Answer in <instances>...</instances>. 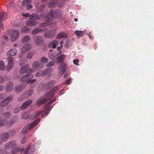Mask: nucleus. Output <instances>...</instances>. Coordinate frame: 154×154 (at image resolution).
Listing matches in <instances>:
<instances>
[{"instance_id":"1","label":"nucleus","mask_w":154,"mask_h":154,"mask_svg":"<svg viewBox=\"0 0 154 154\" xmlns=\"http://www.w3.org/2000/svg\"><path fill=\"white\" fill-rule=\"evenodd\" d=\"M40 120L39 118H38L32 122L28 125H26L23 128L21 131V133L23 134H26L28 132L30 131L31 130L36 126Z\"/></svg>"},{"instance_id":"2","label":"nucleus","mask_w":154,"mask_h":154,"mask_svg":"<svg viewBox=\"0 0 154 154\" xmlns=\"http://www.w3.org/2000/svg\"><path fill=\"white\" fill-rule=\"evenodd\" d=\"M35 44L37 45L42 44L43 43V38L38 35H34L32 37Z\"/></svg>"},{"instance_id":"3","label":"nucleus","mask_w":154,"mask_h":154,"mask_svg":"<svg viewBox=\"0 0 154 154\" xmlns=\"http://www.w3.org/2000/svg\"><path fill=\"white\" fill-rule=\"evenodd\" d=\"M29 65L26 64L21 69L20 72L21 73H29L33 71L32 69H29Z\"/></svg>"},{"instance_id":"4","label":"nucleus","mask_w":154,"mask_h":154,"mask_svg":"<svg viewBox=\"0 0 154 154\" xmlns=\"http://www.w3.org/2000/svg\"><path fill=\"white\" fill-rule=\"evenodd\" d=\"M19 32L17 30H14L11 35V40L12 42H14L19 37Z\"/></svg>"},{"instance_id":"5","label":"nucleus","mask_w":154,"mask_h":154,"mask_svg":"<svg viewBox=\"0 0 154 154\" xmlns=\"http://www.w3.org/2000/svg\"><path fill=\"white\" fill-rule=\"evenodd\" d=\"M26 86V84L23 83H21L20 85H16L14 88L15 91L17 93L21 92Z\"/></svg>"},{"instance_id":"6","label":"nucleus","mask_w":154,"mask_h":154,"mask_svg":"<svg viewBox=\"0 0 154 154\" xmlns=\"http://www.w3.org/2000/svg\"><path fill=\"white\" fill-rule=\"evenodd\" d=\"M47 100V98L41 97L36 100V104L38 106L41 105L45 103Z\"/></svg>"},{"instance_id":"7","label":"nucleus","mask_w":154,"mask_h":154,"mask_svg":"<svg viewBox=\"0 0 154 154\" xmlns=\"http://www.w3.org/2000/svg\"><path fill=\"white\" fill-rule=\"evenodd\" d=\"M9 137V134L7 132H5L0 135V140L2 141H7Z\"/></svg>"},{"instance_id":"8","label":"nucleus","mask_w":154,"mask_h":154,"mask_svg":"<svg viewBox=\"0 0 154 154\" xmlns=\"http://www.w3.org/2000/svg\"><path fill=\"white\" fill-rule=\"evenodd\" d=\"M33 77V75L32 74H29L25 75L22 77L20 79L21 81L23 82H27L29 81Z\"/></svg>"},{"instance_id":"9","label":"nucleus","mask_w":154,"mask_h":154,"mask_svg":"<svg viewBox=\"0 0 154 154\" xmlns=\"http://www.w3.org/2000/svg\"><path fill=\"white\" fill-rule=\"evenodd\" d=\"M52 70L51 68H49L45 70V71H39L35 74V76L38 77H39L41 75H42L43 74L49 73L51 72Z\"/></svg>"},{"instance_id":"10","label":"nucleus","mask_w":154,"mask_h":154,"mask_svg":"<svg viewBox=\"0 0 154 154\" xmlns=\"http://www.w3.org/2000/svg\"><path fill=\"white\" fill-rule=\"evenodd\" d=\"M8 65L7 66L8 70H9L10 69L14 67V61L13 58L12 57H10L8 58Z\"/></svg>"},{"instance_id":"11","label":"nucleus","mask_w":154,"mask_h":154,"mask_svg":"<svg viewBox=\"0 0 154 154\" xmlns=\"http://www.w3.org/2000/svg\"><path fill=\"white\" fill-rule=\"evenodd\" d=\"M58 0H51L49 2L48 6L50 8H54L58 5Z\"/></svg>"},{"instance_id":"12","label":"nucleus","mask_w":154,"mask_h":154,"mask_svg":"<svg viewBox=\"0 0 154 154\" xmlns=\"http://www.w3.org/2000/svg\"><path fill=\"white\" fill-rule=\"evenodd\" d=\"M58 41L56 40H53L48 45V47L50 48H52L53 49H55L56 48L57 45L58 44Z\"/></svg>"},{"instance_id":"13","label":"nucleus","mask_w":154,"mask_h":154,"mask_svg":"<svg viewBox=\"0 0 154 154\" xmlns=\"http://www.w3.org/2000/svg\"><path fill=\"white\" fill-rule=\"evenodd\" d=\"M32 102V100H28L22 104L21 106V108L23 109L27 108Z\"/></svg>"},{"instance_id":"14","label":"nucleus","mask_w":154,"mask_h":154,"mask_svg":"<svg viewBox=\"0 0 154 154\" xmlns=\"http://www.w3.org/2000/svg\"><path fill=\"white\" fill-rule=\"evenodd\" d=\"M50 14L51 16L53 18H57L59 16L58 12L55 10H51Z\"/></svg>"},{"instance_id":"15","label":"nucleus","mask_w":154,"mask_h":154,"mask_svg":"<svg viewBox=\"0 0 154 154\" xmlns=\"http://www.w3.org/2000/svg\"><path fill=\"white\" fill-rule=\"evenodd\" d=\"M43 112V111H41L39 112H34L30 116V118L32 119H33L36 118L38 116L42 114Z\"/></svg>"},{"instance_id":"16","label":"nucleus","mask_w":154,"mask_h":154,"mask_svg":"<svg viewBox=\"0 0 154 154\" xmlns=\"http://www.w3.org/2000/svg\"><path fill=\"white\" fill-rule=\"evenodd\" d=\"M40 63V61H36L33 63L32 67L34 69H38L41 67Z\"/></svg>"},{"instance_id":"17","label":"nucleus","mask_w":154,"mask_h":154,"mask_svg":"<svg viewBox=\"0 0 154 154\" xmlns=\"http://www.w3.org/2000/svg\"><path fill=\"white\" fill-rule=\"evenodd\" d=\"M37 21L33 20H30L27 21L26 23V24L29 26H32L36 25L37 23Z\"/></svg>"},{"instance_id":"18","label":"nucleus","mask_w":154,"mask_h":154,"mask_svg":"<svg viewBox=\"0 0 154 154\" xmlns=\"http://www.w3.org/2000/svg\"><path fill=\"white\" fill-rule=\"evenodd\" d=\"M17 54V51L16 49H13L10 50L7 54V55L8 56H13L16 55Z\"/></svg>"},{"instance_id":"19","label":"nucleus","mask_w":154,"mask_h":154,"mask_svg":"<svg viewBox=\"0 0 154 154\" xmlns=\"http://www.w3.org/2000/svg\"><path fill=\"white\" fill-rule=\"evenodd\" d=\"M67 66L65 64L61 65V67L59 68L60 72V73L63 74L65 71L67 69Z\"/></svg>"},{"instance_id":"20","label":"nucleus","mask_w":154,"mask_h":154,"mask_svg":"<svg viewBox=\"0 0 154 154\" xmlns=\"http://www.w3.org/2000/svg\"><path fill=\"white\" fill-rule=\"evenodd\" d=\"M23 150V148L19 147H16L12 149L11 150V152L12 154H15L18 152H21Z\"/></svg>"},{"instance_id":"21","label":"nucleus","mask_w":154,"mask_h":154,"mask_svg":"<svg viewBox=\"0 0 154 154\" xmlns=\"http://www.w3.org/2000/svg\"><path fill=\"white\" fill-rule=\"evenodd\" d=\"M52 108L51 106H48L44 112L43 113L42 115V117H45V116H47L49 112L51 109Z\"/></svg>"},{"instance_id":"22","label":"nucleus","mask_w":154,"mask_h":154,"mask_svg":"<svg viewBox=\"0 0 154 154\" xmlns=\"http://www.w3.org/2000/svg\"><path fill=\"white\" fill-rule=\"evenodd\" d=\"M67 36V34L65 32H62L58 34L57 35L56 38L57 39H60L63 37L66 38Z\"/></svg>"},{"instance_id":"23","label":"nucleus","mask_w":154,"mask_h":154,"mask_svg":"<svg viewBox=\"0 0 154 154\" xmlns=\"http://www.w3.org/2000/svg\"><path fill=\"white\" fill-rule=\"evenodd\" d=\"M38 144L37 143H34L32 145L29 146L31 152H34L38 148Z\"/></svg>"},{"instance_id":"24","label":"nucleus","mask_w":154,"mask_h":154,"mask_svg":"<svg viewBox=\"0 0 154 154\" xmlns=\"http://www.w3.org/2000/svg\"><path fill=\"white\" fill-rule=\"evenodd\" d=\"M16 146V142L14 141H12L11 142L7 143L6 146L9 148H14V147Z\"/></svg>"},{"instance_id":"25","label":"nucleus","mask_w":154,"mask_h":154,"mask_svg":"<svg viewBox=\"0 0 154 154\" xmlns=\"http://www.w3.org/2000/svg\"><path fill=\"white\" fill-rule=\"evenodd\" d=\"M31 2V0H24L23 1V3L25 4L26 5L27 9H29L31 8H32V6L31 5H27V4L29 3L30 2Z\"/></svg>"},{"instance_id":"26","label":"nucleus","mask_w":154,"mask_h":154,"mask_svg":"<svg viewBox=\"0 0 154 154\" xmlns=\"http://www.w3.org/2000/svg\"><path fill=\"white\" fill-rule=\"evenodd\" d=\"M39 18L38 15L36 13H32L30 15V20H37Z\"/></svg>"},{"instance_id":"27","label":"nucleus","mask_w":154,"mask_h":154,"mask_svg":"<svg viewBox=\"0 0 154 154\" xmlns=\"http://www.w3.org/2000/svg\"><path fill=\"white\" fill-rule=\"evenodd\" d=\"M85 32L84 31L79 30H76L74 31V34L77 36L81 37L83 36Z\"/></svg>"},{"instance_id":"28","label":"nucleus","mask_w":154,"mask_h":154,"mask_svg":"<svg viewBox=\"0 0 154 154\" xmlns=\"http://www.w3.org/2000/svg\"><path fill=\"white\" fill-rule=\"evenodd\" d=\"M8 16L6 14H3L0 13V21L4 20L8 18Z\"/></svg>"},{"instance_id":"29","label":"nucleus","mask_w":154,"mask_h":154,"mask_svg":"<svg viewBox=\"0 0 154 154\" xmlns=\"http://www.w3.org/2000/svg\"><path fill=\"white\" fill-rule=\"evenodd\" d=\"M31 48V46L29 44L24 45L22 51L23 52H26L28 50H30Z\"/></svg>"},{"instance_id":"30","label":"nucleus","mask_w":154,"mask_h":154,"mask_svg":"<svg viewBox=\"0 0 154 154\" xmlns=\"http://www.w3.org/2000/svg\"><path fill=\"white\" fill-rule=\"evenodd\" d=\"M12 83L11 82H10L7 85L6 87V91L8 92L11 91L12 89L13 86Z\"/></svg>"},{"instance_id":"31","label":"nucleus","mask_w":154,"mask_h":154,"mask_svg":"<svg viewBox=\"0 0 154 154\" xmlns=\"http://www.w3.org/2000/svg\"><path fill=\"white\" fill-rule=\"evenodd\" d=\"M42 31V29L40 28H37L32 31V34H36L41 32Z\"/></svg>"},{"instance_id":"32","label":"nucleus","mask_w":154,"mask_h":154,"mask_svg":"<svg viewBox=\"0 0 154 154\" xmlns=\"http://www.w3.org/2000/svg\"><path fill=\"white\" fill-rule=\"evenodd\" d=\"M33 152H31V150L30 149L29 146H28L26 148L24 151L25 154H32Z\"/></svg>"},{"instance_id":"33","label":"nucleus","mask_w":154,"mask_h":154,"mask_svg":"<svg viewBox=\"0 0 154 154\" xmlns=\"http://www.w3.org/2000/svg\"><path fill=\"white\" fill-rule=\"evenodd\" d=\"M66 56L65 54H63L61 55L60 56L57 57L56 59L57 60H59L58 61H57L58 63L61 62L62 61L64 60Z\"/></svg>"},{"instance_id":"34","label":"nucleus","mask_w":154,"mask_h":154,"mask_svg":"<svg viewBox=\"0 0 154 154\" xmlns=\"http://www.w3.org/2000/svg\"><path fill=\"white\" fill-rule=\"evenodd\" d=\"M45 37L46 38H53L54 35H52L51 33L48 32H46L44 33Z\"/></svg>"},{"instance_id":"35","label":"nucleus","mask_w":154,"mask_h":154,"mask_svg":"<svg viewBox=\"0 0 154 154\" xmlns=\"http://www.w3.org/2000/svg\"><path fill=\"white\" fill-rule=\"evenodd\" d=\"M30 40V38L29 36L28 35H26L23 37L22 39V41L24 43L29 41Z\"/></svg>"},{"instance_id":"36","label":"nucleus","mask_w":154,"mask_h":154,"mask_svg":"<svg viewBox=\"0 0 154 154\" xmlns=\"http://www.w3.org/2000/svg\"><path fill=\"white\" fill-rule=\"evenodd\" d=\"M8 104V103L5 99L2 101L0 103V106L3 107L6 106Z\"/></svg>"},{"instance_id":"37","label":"nucleus","mask_w":154,"mask_h":154,"mask_svg":"<svg viewBox=\"0 0 154 154\" xmlns=\"http://www.w3.org/2000/svg\"><path fill=\"white\" fill-rule=\"evenodd\" d=\"M29 117V115L27 112H23L22 115V117L23 119H26Z\"/></svg>"},{"instance_id":"38","label":"nucleus","mask_w":154,"mask_h":154,"mask_svg":"<svg viewBox=\"0 0 154 154\" xmlns=\"http://www.w3.org/2000/svg\"><path fill=\"white\" fill-rule=\"evenodd\" d=\"M17 119L16 116H12L11 119L10 121L12 123H14L17 121Z\"/></svg>"},{"instance_id":"39","label":"nucleus","mask_w":154,"mask_h":154,"mask_svg":"<svg viewBox=\"0 0 154 154\" xmlns=\"http://www.w3.org/2000/svg\"><path fill=\"white\" fill-rule=\"evenodd\" d=\"M54 84L52 82H49L47 83L46 84V86L48 88H50L53 86Z\"/></svg>"},{"instance_id":"40","label":"nucleus","mask_w":154,"mask_h":154,"mask_svg":"<svg viewBox=\"0 0 154 154\" xmlns=\"http://www.w3.org/2000/svg\"><path fill=\"white\" fill-rule=\"evenodd\" d=\"M21 109H22V108H21V106H18L15 108L14 111V113H17Z\"/></svg>"},{"instance_id":"41","label":"nucleus","mask_w":154,"mask_h":154,"mask_svg":"<svg viewBox=\"0 0 154 154\" xmlns=\"http://www.w3.org/2000/svg\"><path fill=\"white\" fill-rule=\"evenodd\" d=\"M5 68V65L3 62L2 61H0V69L4 70Z\"/></svg>"},{"instance_id":"42","label":"nucleus","mask_w":154,"mask_h":154,"mask_svg":"<svg viewBox=\"0 0 154 154\" xmlns=\"http://www.w3.org/2000/svg\"><path fill=\"white\" fill-rule=\"evenodd\" d=\"M55 63V62L54 61H51L47 65V66L48 67H50L53 66Z\"/></svg>"},{"instance_id":"43","label":"nucleus","mask_w":154,"mask_h":154,"mask_svg":"<svg viewBox=\"0 0 154 154\" xmlns=\"http://www.w3.org/2000/svg\"><path fill=\"white\" fill-rule=\"evenodd\" d=\"M41 60L42 62L46 63L48 61V58L45 57H43L41 58Z\"/></svg>"},{"instance_id":"44","label":"nucleus","mask_w":154,"mask_h":154,"mask_svg":"<svg viewBox=\"0 0 154 154\" xmlns=\"http://www.w3.org/2000/svg\"><path fill=\"white\" fill-rule=\"evenodd\" d=\"M27 61V60L26 59L23 58L21 59L20 62L19 64L20 65H22L23 64H24Z\"/></svg>"},{"instance_id":"45","label":"nucleus","mask_w":154,"mask_h":154,"mask_svg":"<svg viewBox=\"0 0 154 154\" xmlns=\"http://www.w3.org/2000/svg\"><path fill=\"white\" fill-rule=\"evenodd\" d=\"M48 57L49 58L52 60H54L56 58V57L53 54H49Z\"/></svg>"},{"instance_id":"46","label":"nucleus","mask_w":154,"mask_h":154,"mask_svg":"<svg viewBox=\"0 0 154 154\" xmlns=\"http://www.w3.org/2000/svg\"><path fill=\"white\" fill-rule=\"evenodd\" d=\"M33 54L31 52H29L26 55L27 58L29 59H30L32 58V56Z\"/></svg>"},{"instance_id":"47","label":"nucleus","mask_w":154,"mask_h":154,"mask_svg":"<svg viewBox=\"0 0 154 154\" xmlns=\"http://www.w3.org/2000/svg\"><path fill=\"white\" fill-rule=\"evenodd\" d=\"M72 45V44L70 40H67L65 44L66 47H69Z\"/></svg>"},{"instance_id":"48","label":"nucleus","mask_w":154,"mask_h":154,"mask_svg":"<svg viewBox=\"0 0 154 154\" xmlns=\"http://www.w3.org/2000/svg\"><path fill=\"white\" fill-rule=\"evenodd\" d=\"M5 120L4 119H2L0 121V126H2L5 125Z\"/></svg>"},{"instance_id":"49","label":"nucleus","mask_w":154,"mask_h":154,"mask_svg":"<svg viewBox=\"0 0 154 154\" xmlns=\"http://www.w3.org/2000/svg\"><path fill=\"white\" fill-rule=\"evenodd\" d=\"M11 114V113L9 112H5L4 113L3 115L5 117H8Z\"/></svg>"},{"instance_id":"50","label":"nucleus","mask_w":154,"mask_h":154,"mask_svg":"<svg viewBox=\"0 0 154 154\" xmlns=\"http://www.w3.org/2000/svg\"><path fill=\"white\" fill-rule=\"evenodd\" d=\"M28 30V29L26 26H23L21 31L23 32H25Z\"/></svg>"},{"instance_id":"51","label":"nucleus","mask_w":154,"mask_h":154,"mask_svg":"<svg viewBox=\"0 0 154 154\" xmlns=\"http://www.w3.org/2000/svg\"><path fill=\"white\" fill-rule=\"evenodd\" d=\"M59 87L58 86H56L51 89V91L52 92H54L57 91L59 89Z\"/></svg>"},{"instance_id":"52","label":"nucleus","mask_w":154,"mask_h":154,"mask_svg":"<svg viewBox=\"0 0 154 154\" xmlns=\"http://www.w3.org/2000/svg\"><path fill=\"white\" fill-rule=\"evenodd\" d=\"M43 19L44 21H49L50 20V19L47 15L44 16Z\"/></svg>"},{"instance_id":"53","label":"nucleus","mask_w":154,"mask_h":154,"mask_svg":"<svg viewBox=\"0 0 154 154\" xmlns=\"http://www.w3.org/2000/svg\"><path fill=\"white\" fill-rule=\"evenodd\" d=\"M5 99L7 101V102L8 103L12 100V97H9L5 98Z\"/></svg>"},{"instance_id":"54","label":"nucleus","mask_w":154,"mask_h":154,"mask_svg":"<svg viewBox=\"0 0 154 154\" xmlns=\"http://www.w3.org/2000/svg\"><path fill=\"white\" fill-rule=\"evenodd\" d=\"M79 62V59H75L73 61L74 64L77 66H79V64L78 63Z\"/></svg>"},{"instance_id":"55","label":"nucleus","mask_w":154,"mask_h":154,"mask_svg":"<svg viewBox=\"0 0 154 154\" xmlns=\"http://www.w3.org/2000/svg\"><path fill=\"white\" fill-rule=\"evenodd\" d=\"M33 91L32 90H29L27 92V94L28 96H31L33 93Z\"/></svg>"},{"instance_id":"56","label":"nucleus","mask_w":154,"mask_h":154,"mask_svg":"<svg viewBox=\"0 0 154 154\" xmlns=\"http://www.w3.org/2000/svg\"><path fill=\"white\" fill-rule=\"evenodd\" d=\"M6 97L5 94V93H3L2 94H0V100Z\"/></svg>"},{"instance_id":"57","label":"nucleus","mask_w":154,"mask_h":154,"mask_svg":"<svg viewBox=\"0 0 154 154\" xmlns=\"http://www.w3.org/2000/svg\"><path fill=\"white\" fill-rule=\"evenodd\" d=\"M15 133V131L14 130H12L10 131L9 134V136H12Z\"/></svg>"},{"instance_id":"58","label":"nucleus","mask_w":154,"mask_h":154,"mask_svg":"<svg viewBox=\"0 0 154 154\" xmlns=\"http://www.w3.org/2000/svg\"><path fill=\"white\" fill-rule=\"evenodd\" d=\"M71 80V79H67L65 81L64 83L66 84H68L70 83Z\"/></svg>"},{"instance_id":"59","label":"nucleus","mask_w":154,"mask_h":154,"mask_svg":"<svg viewBox=\"0 0 154 154\" xmlns=\"http://www.w3.org/2000/svg\"><path fill=\"white\" fill-rule=\"evenodd\" d=\"M48 25V24L45 23H41L40 25V26L42 27H44L46 26H47Z\"/></svg>"},{"instance_id":"60","label":"nucleus","mask_w":154,"mask_h":154,"mask_svg":"<svg viewBox=\"0 0 154 154\" xmlns=\"http://www.w3.org/2000/svg\"><path fill=\"white\" fill-rule=\"evenodd\" d=\"M55 100H56V99H54L51 101L48 102L47 105H49L52 104V103L54 102L55 101Z\"/></svg>"},{"instance_id":"61","label":"nucleus","mask_w":154,"mask_h":154,"mask_svg":"<svg viewBox=\"0 0 154 154\" xmlns=\"http://www.w3.org/2000/svg\"><path fill=\"white\" fill-rule=\"evenodd\" d=\"M4 81V78L2 76H0V83H3Z\"/></svg>"},{"instance_id":"62","label":"nucleus","mask_w":154,"mask_h":154,"mask_svg":"<svg viewBox=\"0 0 154 154\" xmlns=\"http://www.w3.org/2000/svg\"><path fill=\"white\" fill-rule=\"evenodd\" d=\"M24 16L27 17H29V19H30V14L27 13L26 14H24Z\"/></svg>"},{"instance_id":"63","label":"nucleus","mask_w":154,"mask_h":154,"mask_svg":"<svg viewBox=\"0 0 154 154\" xmlns=\"http://www.w3.org/2000/svg\"><path fill=\"white\" fill-rule=\"evenodd\" d=\"M62 47H63V46L62 45H60V46H58L57 47V50L58 51H60L61 49L62 48Z\"/></svg>"},{"instance_id":"64","label":"nucleus","mask_w":154,"mask_h":154,"mask_svg":"<svg viewBox=\"0 0 154 154\" xmlns=\"http://www.w3.org/2000/svg\"><path fill=\"white\" fill-rule=\"evenodd\" d=\"M36 80L35 79H32V80H30L29 82L31 83H34L35 82Z\"/></svg>"}]
</instances>
